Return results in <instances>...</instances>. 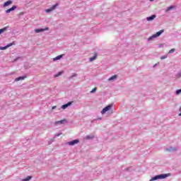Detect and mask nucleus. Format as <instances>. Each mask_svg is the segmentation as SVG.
<instances>
[{"mask_svg":"<svg viewBox=\"0 0 181 181\" xmlns=\"http://www.w3.org/2000/svg\"><path fill=\"white\" fill-rule=\"evenodd\" d=\"M32 179V176L28 175L25 178L23 179L22 181H29Z\"/></svg>","mask_w":181,"mask_h":181,"instance_id":"20","label":"nucleus"},{"mask_svg":"<svg viewBox=\"0 0 181 181\" xmlns=\"http://www.w3.org/2000/svg\"><path fill=\"white\" fill-rule=\"evenodd\" d=\"M124 170H126V172H132V170L131 169V167H129V168H126L124 169Z\"/></svg>","mask_w":181,"mask_h":181,"instance_id":"29","label":"nucleus"},{"mask_svg":"<svg viewBox=\"0 0 181 181\" xmlns=\"http://www.w3.org/2000/svg\"><path fill=\"white\" fill-rule=\"evenodd\" d=\"M153 39H156V37H155V35H153L151 36H150L148 38V42H151V40H153Z\"/></svg>","mask_w":181,"mask_h":181,"instance_id":"22","label":"nucleus"},{"mask_svg":"<svg viewBox=\"0 0 181 181\" xmlns=\"http://www.w3.org/2000/svg\"><path fill=\"white\" fill-rule=\"evenodd\" d=\"M169 176H172L170 173L165 174H160L152 177L149 181H156V180H162L163 179H166V177H169Z\"/></svg>","mask_w":181,"mask_h":181,"instance_id":"1","label":"nucleus"},{"mask_svg":"<svg viewBox=\"0 0 181 181\" xmlns=\"http://www.w3.org/2000/svg\"><path fill=\"white\" fill-rule=\"evenodd\" d=\"M180 113L179 114V117H181V107H180Z\"/></svg>","mask_w":181,"mask_h":181,"instance_id":"36","label":"nucleus"},{"mask_svg":"<svg viewBox=\"0 0 181 181\" xmlns=\"http://www.w3.org/2000/svg\"><path fill=\"white\" fill-rule=\"evenodd\" d=\"M57 6H59V4L57 3L51 7V9H52V11H54V9L57 8Z\"/></svg>","mask_w":181,"mask_h":181,"instance_id":"23","label":"nucleus"},{"mask_svg":"<svg viewBox=\"0 0 181 181\" xmlns=\"http://www.w3.org/2000/svg\"><path fill=\"white\" fill-rule=\"evenodd\" d=\"M97 91V88H94L90 90V94H94Z\"/></svg>","mask_w":181,"mask_h":181,"instance_id":"25","label":"nucleus"},{"mask_svg":"<svg viewBox=\"0 0 181 181\" xmlns=\"http://www.w3.org/2000/svg\"><path fill=\"white\" fill-rule=\"evenodd\" d=\"M175 8V6H170L167 8L166 12H169V11H172Z\"/></svg>","mask_w":181,"mask_h":181,"instance_id":"21","label":"nucleus"},{"mask_svg":"<svg viewBox=\"0 0 181 181\" xmlns=\"http://www.w3.org/2000/svg\"><path fill=\"white\" fill-rule=\"evenodd\" d=\"M156 18V15L153 14L148 17L146 18V21H148V22H151V21H153V19H155Z\"/></svg>","mask_w":181,"mask_h":181,"instance_id":"10","label":"nucleus"},{"mask_svg":"<svg viewBox=\"0 0 181 181\" xmlns=\"http://www.w3.org/2000/svg\"><path fill=\"white\" fill-rule=\"evenodd\" d=\"M175 52H176V49L175 48H173L168 52V53L172 54L175 53Z\"/></svg>","mask_w":181,"mask_h":181,"instance_id":"27","label":"nucleus"},{"mask_svg":"<svg viewBox=\"0 0 181 181\" xmlns=\"http://www.w3.org/2000/svg\"><path fill=\"white\" fill-rule=\"evenodd\" d=\"M118 76L117 75H113L110 78H109L108 81H114V80H117Z\"/></svg>","mask_w":181,"mask_h":181,"instance_id":"16","label":"nucleus"},{"mask_svg":"<svg viewBox=\"0 0 181 181\" xmlns=\"http://www.w3.org/2000/svg\"><path fill=\"white\" fill-rule=\"evenodd\" d=\"M13 45H15V41H13L11 43H9L4 47H0V50H6V49L11 47V46H13Z\"/></svg>","mask_w":181,"mask_h":181,"instance_id":"4","label":"nucleus"},{"mask_svg":"<svg viewBox=\"0 0 181 181\" xmlns=\"http://www.w3.org/2000/svg\"><path fill=\"white\" fill-rule=\"evenodd\" d=\"M8 28H9V26H6V27H4V28L0 29V35H2V33H4V32H6V30H8Z\"/></svg>","mask_w":181,"mask_h":181,"instance_id":"17","label":"nucleus"},{"mask_svg":"<svg viewBox=\"0 0 181 181\" xmlns=\"http://www.w3.org/2000/svg\"><path fill=\"white\" fill-rule=\"evenodd\" d=\"M52 8L50 7L49 8H47V9H46L45 10V12L47 13H50V12H52Z\"/></svg>","mask_w":181,"mask_h":181,"instance_id":"24","label":"nucleus"},{"mask_svg":"<svg viewBox=\"0 0 181 181\" xmlns=\"http://www.w3.org/2000/svg\"><path fill=\"white\" fill-rule=\"evenodd\" d=\"M98 119H99L100 121H101V119H103V118H102V117H99V118L95 119V121H98Z\"/></svg>","mask_w":181,"mask_h":181,"instance_id":"34","label":"nucleus"},{"mask_svg":"<svg viewBox=\"0 0 181 181\" xmlns=\"http://www.w3.org/2000/svg\"><path fill=\"white\" fill-rule=\"evenodd\" d=\"M79 142H80V139H76L71 141H68L66 144L67 145H69V146H74V145H77V144H78Z\"/></svg>","mask_w":181,"mask_h":181,"instance_id":"3","label":"nucleus"},{"mask_svg":"<svg viewBox=\"0 0 181 181\" xmlns=\"http://www.w3.org/2000/svg\"><path fill=\"white\" fill-rule=\"evenodd\" d=\"M62 135V133H58L55 134V138H57V136H60Z\"/></svg>","mask_w":181,"mask_h":181,"instance_id":"32","label":"nucleus"},{"mask_svg":"<svg viewBox=\"0 0 181 181\" xmlns=\"http://www.w3.org/2000/svg\"><path fill=\"white\" fill-rule=\"evenodd\" d=\"M45 30H49V28L46 27L45 28H36L35 32V33H41V32H45Z\"/></svg>","mask_w":181,"mask_h":181,"instance_id":"7","label":"nucleus"},{"mask_svg":"<svg viewBox=\"0 0 181 181\" xmlns=\"http://www.w3.org/2000/svg\"><path fill=\"white\" fill-rule=\"evenodd\" d=\"M176 77H177V78H180V77H181V71H180L177 74Z\"/></svg>","mask_w":181,"mask_h":181,"instance_id":"31","label":"nucleus"},{"mask_svg":"<svg viewBox=\"0 0 181 181\" xmlns=\"http://www.w3.org/2000/svg\"><path fill=\"white\" fill-rule=\"evenodd\" d=\"M18 6L16 5H13L11 8L6 10V13H11V12L15 11Z\"/></svg>","mask_w":181,"mask_h":181,"instance_id":"9","label":"nucleus"},{"mask_svg":"<svg viewBox=\"0 0 181 181\" xmlns=\"http://www.w3.org/2000/svg\"><path fill=\"white\" fill-rule=\"evenodd\" d=\"M94 139V135H88L85 137V139L89 140Z\"/></svg>","mask_w":181,"mask_h":181,"instance_id":"19","label":"nucleus"},{"mask_svg":"<svg viewBox=\"0 0 181 181\" xmlns=\"http://www.w3.org/2000/svg\"><path fill=\"white\" fill-rule=\"evenodd\" d=\"M165 151H167V152H176V151H177V148L170 146L165 148Z\"/></svg>","mask_w":181,"mask_h":181,"instance_id":"8","label":"nucleus"},{"mask_svg":"<svg viewBox=\"0 0 181 181\" xmlns=\"http://www.w3.org/2000/svg\"><path fill=\"white\" fill-rule=\"evenodd\" d=\"M156 66H158V64H156L153 66V67H156Z\"/></svg>","mask_w":181,"mask_h":181,"instance_id":"37","label":"nucleus"},{"mask_svg":"<svg viewBox=\"0 0 181 181\" xmlns=\"http://www.w3.org/2000/svg\"><path fill=\"white\" fill-rule=\"evenodd\" d=\"M26 75L22 76H18L15 78V81H21V80H25L26 78Z\"/></svg>","mask_w":181,"mask_h":181,"instance_id":"14","label":"nucleus"},{"mask_svg":"<svg viewBox=\"0 0 181 181\" xmlns=\"http://www.w3.org/2000/svg\"><path fill=\"white\" fill-rule=\"evenodd\" d=\"M181 93V89H177L176 91H175V94L176 95H179V94Z\"/></svg>","mask_w":181,"mask_h":181,"instance_id":"28","label":"nucleus"},{"mask_svg":"<svg viewBox=\"0 0 181 181\" xmlns=\"http://www.w3.org/2000/svg\"><path fill=\"white\" fill-rule=\"evenodd\" d=\"M19 59H21V57H18L14 59V62H18V60H19Z\"/></svg>","mask_w":181,"mask_h":181,"instance_id":"33","label":"nucleus"},{"mask_svg":"<svg viewBox=\"0 0 181 181\" xmlns=\"http://www.w3.org/2000/svg\"><path fill=\"white\" fill-rule=\"evenodd\" d=\"M74 77H77V74H74L71 76L69 77V80H71Z\"/></svg>","mask_w":181,"mask_h":181,"instance_id":"26","label":"nucleus"},{"mask_svg":"<svg viewBox=\"0 0 181 181\" xmlns=\"http://www.w3.org/2000/svg\"><path fill=\"white\" fill-rule=\"evenodd\" d=\"M67 122H69V121H67V119H63L62 120L55 122V124L57 125L60 124L61 125H64V124H67Z\"/></svg>","mask_w":181,"mask_h":181,"instance_id":"6","label":"nucleus"},{"mask_svg":"<svg viewBox=\"0 0 181 181\" xmlns=\"http://www.w3.org/2000/svg\"><path fill=\"white\" fill-rule=\"evenodd\" d=\"M98 56V54L97 52L94 53V55L89 58V62H94V60H97V57Z\"/></svg>","mask_w":181,"mask_h":181,"instance_id":"11","label":"nucleus"},{"mask_svg":"<svg viewBox=\"0 0 181 181\" xmlns=\"http://www.w3.org/2000/svg\"><path fill=\"white\" fill-rule=\"evenodd\" d=\"M73 104V101H69L66 104H64L61 106V108L62 110H66V108H69V107H70L71 105H72Z\"/></svg>","mask_w":181,"mask_h":181,"instance_id":"5","label":"nucleus"},{"mask_svg":"<svg viewBox=\"0 0 181 181\" xmlns=\"http://www.w3.org/2000/svg\"><path fill=\"white\" fill-rule=\"evenodd\" d=\"M64 54H60L57 56L56 57L53 58V62H57V60H62Z\"/></svg>","mask_w":181,"mask_h":181,"instance_id":"12","label":"nucleus"},{"mask_svg":"<svg viewBox=\"0 0 181 181\" xmlns=\"http://www.w3.org/2000/svg\"><path fill=\"white\" fill-rule=\"evenodd\" d=\"M111 108H112V105L110 104L107 105V106H105L102 110H101V114L104 115L105 114V112L110 111V110H111Z\"/></svg>","mask_w":181,"mask_h":181,"instance_id":"2","label":"nucleus"},{"mask_svg":"<svg viewBox=\"0 0 181 181\" xmlns=\"http://www.w3.org/2000/svg\"><path fill=\"white\" fill-rule=\"evenodd\" d=\"M56 108H57V106H53V107H52V110H56Z\"/></svg>","mask_w":181,"mask_h":181,"instance_id":"35","label":"nucleus"},{"mask_svg":"<svg viewBox=\"0 0 181 181\" xmlns=\"http://www.w3.org/2000/svg\"><path fill=\"white\" fill-rule=\"evenodd\" d=\"M151 1V2H152V1H155V0H150Z\"/></svg>","mask_w":181,"mask_h":181,"instance_id":"38","label":"nucleus"},{"mask_svg":"<svg viewBox=\"0 0 181 181\" xmlns=\"http://www.w3.org/2000/svg\"><path fill=\"white\" fill-rule=\"evenodd\" d=\"M165 59H168V55H163V56L160 57L161 60H165Z\"/></svg>","mask_w":181,"mask_h":181,"instance_id":"30","label":"nucleus"},{"mask_svg":"<svg viewBox=\"0 0 181 181\" xmlns=\"http://www.w3.org/2000/svg\"><path fill=\"white\" fill-rule=\"evenodd\" d=\"M12 4H13L12 0H8V1L4 2L3 6H4V8H6V6H9V5H12Z\"/></svg>","mask_w":181,"mask_h":181,"instance_id":"13","label":"nucleus"},{"mask_svg":"<svg viewBox=\"0 0 181 181\" xmlns=\"http://www.w3.org/2000/svg\"><path fill=\"white\" fill-rule=\"evenodd\" d=\"M163 32H165V30H160V31L157 32L156 34H154V36L156 37H159V36H160V35H162V33H163Z\"/></svg>","mask_w":181,"mask_h":181,"instance_id":"15","label":"nucleus"},{"mask_svg":"<svg viewBox=\"0 0 181 181\" xmlns=\"http://www.w3.org/2000/svg\"><path fill=\"white\" fill-rule=\"evenodd\" d=\"M63 74V71H59L57 74L54 76V77L56 78L57 77H59V76H62Z\"/></svg>","mask_w":181,"mask_h":181,"instance_id":"18","label":"nucleus"}]
</instances>
